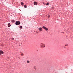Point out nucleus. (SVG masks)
Returning <instances> with one entry per match:
<instances>
[{
	"label": "nucleus",
	"mask_w": 73,
	"mask_h": 73,
	"mask_svg": "<svg viewBox=\"0 0 73 73\" xmlns=\"http://www.w3.org/2000/svg\"><path fill=\"white\" fill-rule=\"evenodd\" d=\"M38 29L40 30L39 31L41 32V31H42V28L40 27Z\"/></svg>",
	"instance_id": "obj_4"
},
{
	"label": "nucleus",
	"mask_w": 73,
	"mask_h": 73,
	"mask_svg": "<svg viewBox=\"0 0 73 73\" xmlns=\"http://www.w3.org/2000/svg\"><path fill=\"white\" fill-rule=\"evenodd\" d=\"M20 22L17 21L15 23V24L16 25H20Z\"/></svg>",
	"instance_id": "obj_2"
},
{
	"label": "nucleus",
	"mask_w": 73,
	"mask_h": 73,
	"mask_svg": "<svg viewBox=\"0 0 73 73\" xmlns=\"http://www.w3.org/2000/svg\"><path fill=\"white\" fill-rule=\"evenodd\" d=\"M34 69L36 70V66H34Z\"/></svg>",
	"instance_id": "obj_14"
},
{
	"label": "nucleus",
	"mask_w": 73,
	"mask_h": 73,
	"mask_svg": "<svg viewBox=\"0 0 73 73\" xmlns=\"http://www.w3.org/2000/svg\"><path fill=\"white\" fill-rule=\"evenodd\" d=\"M10 26H11V24H10V23H9L8 24V27H10Z\"/></svg>",
	"instance_id": "obj_7"
},
{
	"label": "nucleus",
	"mask_w": 73,
	"mask_h": 73,
	"mask_svg": "<svg viewBox=\"0 0 73 73\" xmlns=\"http://www.w3.org/2000/svg\"><path fill=\"white\" fill-rule=\"evenodd\" d=\"M65 46H66V44H65Z\"/></svg>",
	"instance_id": "obj_22"
},
{
	"label": "nucleus",
	"mask_w": 73,
	"mask_h": 73,
	"mask_svg": "<svg viewBox=\"0 0 73 73\" xmlns=\"http://www.w3.org/2000/svg\"><path fill=\"white\" fill-rule=\"evenodd\" d=\"M21 5H24V3H23V2H21Z\"/></svg>",
	"instance_id": "obj_8"
},
{
	"label": "nucleus",
	"mask_w": 73,
	"mask_h": 73,
	"mask_svg": "<svg viewBox=\"0 0 73 73\" xmlns=\"http://www.w3.org/2000/svg\"><path fill=\"white\" fill-rule=\"evenodd\" d=\"M42 28L44 29H45V30H46V31H48V28L46 27L45 26H43L42 27Z\"/></svg>",
	"instance_id": "obj_3"
},
{
	"label": "nucleus",
	"mask_w": 73,
	"mask_h": 73,
	"mask_svg": "<svg viewBox=\"0 0 73 73\" xmlns=\"http://www.w3.org/2000/svg\"><path fill=\"white\" fill-rule=\"evenodd\" d=\"M1 53L3 54V53H4V52H3V51L1 50L0 51V54H1Z\"/></svg>",
	"instance_id": "obj_5"
},
{
	"label": "nucleus",
	"mask_w": 73,
	"mask_h": 73,
	"mask_svg": "<svg viewBox=\"0 0 73 73\" xmlns=\"http://www.w3.org/2000/svg\"><path fill=\"white\" fill-rule=\"evenodd\" d=\"M21 55L22 56H24V54H23V53H22L21 54Z\"/></svg>",
	"instance_id": "obj_16"
},
{
	"label": "nucleus",
	"mask_w": 73,
	"mask_h": 73,
	"mask_svg": "<svg viewBox=\"0 0 73 73\" xmlns=\"http://www.w3.org/2000/svg\"><path fill=\"white\" fill-rule=\"evenodd\" d=\"M24 7H25V8H27V6H26V5H25L24 6Z\"/></svg>",
	"instance_id": "obj_13"
},
{
	"label": "nucleus",
	"mask_w": 73,
	"mask_h": 73,
	"mask_svg": "<svg viewBox=\"0 0 73 73\" xmlns=\"http://www.w3.org/2000/svg\"><path fill=\"white\" fill-rule=\"evenodd\" d=\"M45 46V45L43 43H41L40 44V48H44Z\"/></svg>",
	"instance_id": "obj_1"
},
{
	"label": "nucleus",
	"mask_w": 73,
	"mask_h": 73,
	"mask_svg": "<svg viewBox=\"0 0 73 73\" xmlns=\"http://www.w3.org/2000/svg\"><path fill=\"white\" fill-rule=\"evenodd\" d=\"M12 40H14V38H11Z\"/></svg>",
	"instance_id": "obj_17"
},
{
	"label": "nucleus",
	"mask_w": 73,
	"mask_h": 73,
	"mask_svg": "<svg viewBox=\"0 0 73 73\" xmlns=\"http://www.w3.org/2000/svg\"><path fill=\"white\" fill-rule=\"evenodd\" d=\"M68 44H66V46H68Z\"/></svg>",
	"instance_id": "obj_21"
},
{
	"label": "nucleus",
	"mask_w": 73,
	"mask_h": 73,
	"mask_svg": "<svg viewBox=\"0 0 73 73\" xmlns=\"http://www.w3.org/2000/svg\"><path fill=\"white\" fill-rule=\"evenodd\" d=\"M37 32H39V31H37Z\"/></svg>",
	"instance_id": "obj_20"
},
{
	"label": "nucleus",
	"mask_w": 73,
	"mask_h": 73,
	"mask_svg": "<svg viewBox=\"0 0 73 73\" xmlns=\"http://www.w3.org/2000/svg\"><path fill=\"white\" fill-rule=\"evenodd\" d=\"M46 5H49V3H47Z\"/></svg>",
	"instance_id": "obj_11"
},
{
	"label": "nucleus",
	"mask_w": 73,
	"mask_h": 73,
	"mask_svg": "<svg viewBox=\"0 0 73 73\" xmlns=\"http://www.w3.org/2000/svg\"><path fill=\"white\" fill-rule=\"evenodd\" d=\"M43 4H44V5H45V3H43Z\"/></svg>",
	"instance_id": "obj_18"
},
{
	"label": "nucleus",
	"mask_w": 73,
	"mask_h": 73,
	"mask_svg": "<svg viewBox=\"0 0 73 73\" xmlns=\"http://www.w3.org/2000/svg\"><path fill=\"white\" fill-rule=\"evenodd\" d=\"M11 22H12V23H15V20H12L11 21Z\"/></svg>",
	"instance_id": "obj_9"
},
{
	"label": "nucleus",
	"mask_w": 73,
	"mask_h": 73,
	"mask_svg": "<svg viewBox=\"0 0 73 73\" xmlns=\"http://www.w3.org/2000/svg\"><path fill=\"white\" fill-rule=\"evenodd\" d=\"M27 63H29V60H27Z\"/></svg>",
	"instance_id": "obj_12"
},
{
	"label": "nucleus",
	"mask_w": 73,
	"mask_h": 73,
	"mask_svg": "<svg viewBox=\"0 0 73 73\" xmlns=\"http://www.w3.org/2000/svg\"><path fill=\"white\" fill-rule=\"evenodd\" d=\"M38 31H37V32H36V33H38Z\"/></svg>",
	"instance_id": "obj_19"
},
{
	"label": "nucleus",
	"mask_w": 73,
	"mask_h": 73,
	"mask_svg": "<svg viewBox=\"0 0 73 73\" xmlns=\"http://www.w3.org/2000/svg\"><path fill=\"white\" fill-rule=\"evenodd\" d=\"M34 3L35 5L36 4V5H37V2H34Z\"/></svg>",
	"instance_id": "obj_6"
},
{
	"label": "nucleus",
	"mask_w": 73,
	"mask_h": 73,
	"mask_svg": "<svg viewBox=\"0 0 73 73\" xmlns=\"http://www.w3.org/2000/svg\"><path fill=\"white\" fill-rule=\"evenodd\" d=\"M20 28V29H22V28H23V27H22V26H21L20 27H19Z\"/></svg>",
	"instance_id": "obj_10"
},
{
	"label": "nucleus",
	"mask_w": 73,
	"mask_h": 73,
	"mask_svg": "<svg viewBox=\"0 0 73 73\" xmlns=\"http://www.w3.org/2000/svg\"><path fill=\"white\" fill-rule=\"evenodd\" d=\"M48 17L49 18V17H50V15H48Z\"/></svg>",
	"instance_id": "obj_15"
}]
</instances>
